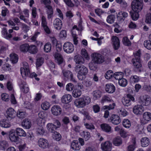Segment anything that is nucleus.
Wrapping results in <instances>:
<instances>
[{
  "mask_svg": "<svg viewBox=\"0 0 151 151\" xmlns=\"http://www.w3.org/2000/svg\"><path fill=\"white\" fill-rule=\"evenodd\" d=\"M143 0H133L131 3L132 11L130 12L131 17L134 20H137L139 17V12L142 9Z\"/></svg>",
  "mask_w": 151,
  "mask_h": 151,
  "instance_id": "1",
  "label": "nucleus"
},
{
  "mask_svg": "<svg viewBox=\"0 0 151 151\" xmlns=\"http://www.w3.org/2000/svg\"><path fill=\"white\" fill-rule=\"evenodd\" d=\"M74 70L77 73L78 79L81 80L85 78V76L87 75L88 71V68L83 65L75 66Z\"/></svg>",
  "mask_w": 151,
  "mask_h": 151,
  "instance_id": "2",
  "label": "nucleus"
},
{
  "mask_svg": "<svg viewBox=\"0 0 151 151\" xmlns=\"http://www.w3.org/2000/svg\"><path fill=\"white\" fill-rule=\"evenodd\" d=\"M90 102L91 99L89 97L84 96L76 99L74 101V104L78 108H83L86 105L88 104Z\"/></svg>",
  "mask_w": 151,
  "mask_h": 151,
  "instance_id": "3",
  "label": "nucleus"
},
{
  "mask_svg": "<svg viewBox=\"0 0 151 151\" xmlns=\"http://www.w3.org/2000/svg\"><path fill=\"white\" fill-rule=\"evenodd\" d=\"M92 60L97 64L102 63L104 61V57L100 54L93 53L91 55Z\"/></svg>",
  "mask_w": 151,
  "mask_h": 151,
  "instance_id": "4",
  "label": "nucleus"
},
{
  "mask_svg": "<svg viewBox=\"0 0 151 151\" xmlns=\"http://www.w3.org/2000/svg\"><path fill=\"white\" fill-rule=\"evenodd\" d=\"M122 72H119L116 73L114 75V77L116 79L119 80V84L122 87H125L127 84V81L124 78H120L119 77L120 75L122 76Z\"/></svg>",
  "mask_w": 151,
  "mask_h": 151,
  "instance_id": "5",
  "label": "nucleus"
},
{
  "mask_svg": "<svg viewBox=\"0 0 151 151\" xmlns=\"http://www.w3.org/2000/svg\"><path fill=\"white\" fill-rule=\"evenodd\" d=\"M20 71L23 77L28 76L30 74L29 67L27 62H24L22 63V67L21 68Z\"/></svg>",
  "mask_w": 151,
  "mask_h": 151,
  "instance_id": "6",
  "label": "nucleus"
},
{
  "mask_svg": "<svg viewBox=\"0 0 151 151\" xmlns=\"http://www.w3.org/2000/svg\"><path fill=\"white\" fill-rule=\"evenodd\" d=\"M63 49L66 52L70 53L74 50V47L73 44L70 42H65L63 46Z\"/></svg>",
  "mask_w": 151,
  "mask_h": 151,
  "instance_id": "7",
  "label": "nucleus"
},
{
  "mask_svg": "<svg viewBox=\"0 0 151 151\" xmlns=\"http://www.w3.org/2000/svg\"><path fill=\"white\" fill-rule=\"evenodd\" d=\"M139 102L143 106H147L149 105L151 101L150 98L147 95H145L140 97Z\"/></svg>",
  "mask_w": 151,
  "mask_h": 151,
  "instance_id": "8",
  "label": "nucleus"
},
{
  "mask_svg": "<svg viewBox=\"0 0 151 151\" xmlns=\"http://www.w3.org/2000/svg\"><path fill=\"white\" fill-rule=\"evenodd\" d=\"M112 146L111 142L109 141H106L102 142L101 144V148L103 151H111Z\"/></svg>",
  "mask_w": 151,
  "mask_h": 151,
  "instance_id": "9",
  "label": "nucleus"
},
{
  "mask_svg": "<svg viewBox=\"0 0 151 151\" xmlns=\"http://www.w3.org/2000/svg\"><path fill=\"white\" fill-rule=\"evenodd\" d=\"M117 20L120 22H124L128 16V13L126 12L121 11L116 14Z\"/></svg>",
  "mask_w": 151,
  "mask_h": 151,
  "instance_id": "10",
  "label": "nucleus"
},
{
  "mask_svg": "<svg viewBox=\"0 0 151 151\" xmlns=\"http://www.w3.org/2000/svg\"><path fill=\"white\" fill-rule=\"evenodd\" d=\"M14 130L12 129L9 132V137L10 140L12 142H17L19 141V138L18 135H16Z\"/></svg>",
  "mask_w": 151,
  "mask_h": 151,
  "instance_id": "11",
  "label": "nucleus"
},
{
  "mask_svg": "<svg viewBox=\"0 0 151 151\" xmlns=\"http://www.w3.org/2000/svg\"><path fill=\"white\" fill-rule=\"evenodd\" d=\"M51 111L53 115L58 116L61 114L62 109L60 106L55 105L52 107Z\"/></svg>",
  "mask_w": 151,
  "mask_h": 151,
  "instance_id": "12",
  "label": "nucleus"
},
{
  "mask_svg": "<svg viewBox=\"0 0 151 151\" xmlns=\"http://www.w3.org/2000/svg\"><path fill=\"white\" fill-rule=\"evenodd\" d=\"M132 62L133 65V70L135 72H141V68L142 67L141 61H132Z\"/></svg>",
  "mask_w": 151,
  "mask_h": 151,
  "instance_id": "13",
  "label": "nucleus"
},
{
  "mask_svg": "<svg viewBox=\"0 0 151 151\" xmlns=\"http://www.w3.org/2000/svg\"><path fill=\"white\" fill-rule=\"evenodd\" d=\"M133 112L137 115L141 114L144 111V108L141 105H137L133 109Z\"/></svg>",
  "mask_w": 151,
  "mask_h": 151,
  "instance_id": "14",
  "label": "nucleus"
},
{
  "mask_svg": "<svg viewBox=\"0 0 151 151\" xmlns=\"http://www.w3.org/2000/svg\"><path fill=\"white\" fill-rule=\"evenodd\" d=\"M39 146L43 149L49 147V144L48 141L43 138H40L38 141Z\"/></svg>",
  "mask_w": 151,
  "mask_h": 151,
  "instance_id": "15",
  "label": "nucleus"
},
{
  "mask_svg": "<svg viewBox=\"0 0 151 151\" xmlns=\"http://www.w3.org/2000/svg\"><path fill=\"white\" fill-rule=\"evenodd\" d=\"M74 60L76 63L75 66L82 65L85 62L84 59L79 55H75L74 57Z\"/></svg>",
  "mask_w": 151,
  "mask_h": 151,
  "instance_id": "16",
  "label": "nucleus"
},
{
  "mask_svg": "<svg viewBox=\"0 0 151 151\" xmlns=\"http://www.w3.org/2000/svg\"><path fill=\"white\" fill-rule=\"evenodd\" d=\"M46 11L47 14V18L48 19H50L53 17V10L52 7L50 5L45 6Z\"/></svg>",
  "mask_w": 151,
  "mask_h": 151,
  "instance_id": "17",
  "label": "nucleus"
},
{
  "mask_svg": "<svg viewBox=\"0 0 151 151\" xmlns=\"http://www.w3.org/2000/svg\"><path fill=\"white\" fill-rule=\"evenodd\" d=\"M111 122L115 125H118L121 122V120L119 116L116 114H113L110 118Z\"/></svg>",
  "mask_w": 151,
  "mask_h": 151,
  "instance_id": "18",
  "label": "nucleus"
},
{
  "mask_svg": "<svg viewBox=\"0 0 151 151\" xmlns=\"http://www.w3.org/2000/svg\"><path fill=\"white\" fill-rule=\"evenodd\" d=\"M55 62L60 65L63 62V59L60 53L54 52L53 54Z\"/></svg>",
  "mask_w": 151,
  "mask_h": 151,
  "instance_id": "19",
  "label": "nucleus"
},
{
  "mask_svg": "<svg viewBox=\"0 0 151 151\" xmlns=\"http://www.w3.org/2000/svg\"><path fill=\"white\" fill-rule=\"evenodd\" d=\"M111 39L114 48L116 50H118L120 46V42L119 38L116 36H113Z\"/></svg>",
  "mask_w": 151,
  "mask_h": 151,
  "instance_id": "20",
  "label": "nucleus"
},
{
  "mask_svg": "<svg viewBox=\"0 0 151 151\" xmlns=\"http://www.w3.org/2000/svg\"><path fill=\"white\" fill-rule=\"evenodd\" d=\"M53 24L55 29L60 30L62 27L63 23L60 19L56 18L53 21Z\"/></svg>",
  "mask_w": 151,
  "mask_h": 151,
  "instance_id": "21",
  "label": "nucleus"
},
{
  "mask_svg": "<svg viewBox=\"0 0 151 151\" xmlns=\"http://www.w3.org/2000/svg\"><path fill=\"white\" fill-rule=\"evenodd\" d=\"M101 128L104 132L106 133H110L112 132L111 127L110 125L106 123L101 124L100 125Z\"/></svg>",
  "mask_w": 151,
  "mask_h": 151,
  "instance_id": "22",
  "label": "nucleus"
},
{
  "mask_svg": "<svg viewBox=\"0 0 151 151\" xmlns=\"http://www.w3.org/2000/svg\"><path fill=\"white\" fill-rule=\"evenodd\" d=\"M72 98V97L70 95L65 94L61 98V102L64 104H68L71 101Z\"/></svg>",
  "mask_w": 151,
  "mask_h": 151,
  "instance_id": "23",
  "label": "nucleus"
},
{
  "mask_svg": "<svg viewBox=\"0 0 151 151\" xmlns=\"http://www.w3.org/2000/svg\"><path fill=\"white\" fill-rule=\"evenodd\" d=\"M19 86L21 91L25 93H27L29 91V88L25 82L21 81L19 84Z\"/></svg>",
  "mask_w": 151,
  "mask_h": 151,
  "instance_id": "24",
  "label": "nucleus"
},
{
  "mask_svg": "<svg viewBox=\"0 0 151 151\" xmlns=\"http://www.w3.org/2000/svg\"><path fill=\"white\" fill-rule=\"evenodd\" d=\"M115 90V87L112 84L109 83L106 85L105 90L106 92L112 93L114 92Z\"/></svg>",
  "mask_w": 151,
  "mask_h": 151,
  "instance_id": "25",
  "label": "nucleus"
},
{
  "mask_svg": "<svg viewBox=\"0 0 151 151\" xmlns=\"http://www.w3.org/2000/svg\"><path fill=\"white\" fill-rule=\"evenodd\" d=\"M22 126L27 129H29L31 127V123L30 121L27 119L23 120L22 123Z\"/></svg>",
  "mask_w": 151,
  "mask_h": 151,
  "instance_id": "26",
  "label": "nucleus"
},
{
  "mask_svg": "<svg viewBox=\"0 0 151 151\" xmlns=\"http://www.w3.org/2000/svg\"><path fill=\"white\" fill-rule=\"evenodd\" d=\"M17 135L20 137H25L26 135V133L24 130L20 128H17L14 130Z\"/></svg>",
  "mask_w": 151,
  "mask_h": 151,
  "instance_id": "27",
  "label": "nucleus"
},
{
  "mask_svg": "<svg viewBox=\"0 0 151 151\" xmlns=\"http://www.w3.org/2000/svg\"><path fill=\"white\" fill-rule=\"evenodd\" d=\"M141 54V50H139L133 53L134 57L132 59V61H141L140 57Z\"/></svg>",
  "mask_w": 151,
  "mask_h": 151,
  "instance_id": "28",
  "label": "nucleus"
},
{
  "mask_svg": "<svg viewBox=\"0 0 151 151\" xmlns=\"http://www.w3.org/2000/svg\"><path fill=\"white\" fill-rule=\"evenodd\" d=\"M71 147V148L74 150H78L80 148L79 143L76 140H74L72 142Z\"/></svg>",
  "mask_w": 151,
  "mask_h": 151,
  "instance_id": "29",
  "label": "nucleus"
},
{
  "mask_svg": "<svg viewBox=\"0 0 151 151\" xmlns=\"http://www.w3.org/2000/svg\"><path fill=\"white\" fill-rule=\"evenodd\" d=\"M6 113L8 117L12 118L14 116L15 111L13 108H9L7 109Z\"/></svg>",
  "mask_w": 151,
  "mask_h": 151,
  "instance_id": "30",
  "label": "nucleus"
},
{
  "mask_svg": "<svg viewBox=\"0 0 151 151\" xmlns=\"http://www.w3.org/2000/svg\"><path fill=\"white\" fill-rule=\"evenodd\" d=\"M113 143L114 145L116 146H119L122 143V141L121 137H118L113 139Z\"/></svg>",
  "mask_w": 151,
  "mask_h": 151,
  "instance_id": "31",
  "label": "nucleus"
},
{
  "mask_svg": "<svg viewBox=\"0 0 151 151\" xmlns=\"http://www.w3.org/2000/svg\"><path fill=\"white\" fill-rule=\"evenodd\" d=\"M2 34L5 38L8 40L12 38V36L11 34H8L7 30L5 28H4L2 29Z\"/></svg>",
  "mask_w": 151,
  "mask_h": 151,
  "instance_id": "32",
  "label": "nucleus"
},
{
  "mask_svg": "<svg viewBox=\"0 0 151 151\" xmlns=\"http://www.w3.org/2000/svg\"><path fill=\"white\" fill-rule=\"evenodd\" d=\"M141 145L142 147H146L150 143L149 139L147 137L142 138L141 140Z\"/></svg>",
  "mask_w": 151,
  "mask_h": 151,
  "instance_id": "33",
  "label": "nucleus"
},
{
  "mask_svg": "<svg viewBox=\"0 0 151 151\" xmlns=\"http://www.w3.org/2000/svg\"><path fill=\"white\" fill-rule=\"evenodd\" d=\"M63 76L66 78H69L70 77H72V73L69 70H63L62 71Z\"/></svg>",
  "mask_w": 151,
  "mask_h": 151,
  "instance_id": "34",
  "label": "nucleus"
},
{
  "mask_svg": "<svg viewBox=\"0 0 151 151\" xmlns=\"http://www.w3.org/2000/svg\"><path fill=\"white\" fill-rule=\"evenodd\" d=\"M48 130L51 132H53L56 130L57 128L56 126L52 123H49L47 126Z\"/></svg>",
  "mask_w": 151,
  "mask_h": 151,
  "instance_id": "35",
  "label": "nucleus"
},
{
  "mask_svg": "<svg viewBox=\"0 0 151 151\" xmlns=\"http://www.w3.org/2000/svg\"><path fill=\"white\" fill-rule=\"evenodd\" d=\"M122 103L125 106H128L130 105L131 104V102L130 100V99L127 96L124 97L122 99Z\"/></svg>",
  "mask_w": 151,
  "mask_h": 151,
  "instance_id": "36",
  "label": "nucleus"
},
{
  "mask_svg": "<svg viewBox=\"0 0 151 151\" xmlns=\"http://www.w3.org/2000/svg\"><path fill=\"white\" fill-rule=\"evenodd\" d=\"M10 60L13 63L15 64L17 62L18 57L17 55L14 53L11 54H10Z\"/></svg>",
  "mask_w": 151,
  "mask_h": 151,
  "instance_id": "37",
  "label": "nucleus"
},
{
  "mask_svg": "<svg viewBox=\"0 0 151 151\" xmlns=\"http://www.w3.org/2000/svg\"><path fill=\"white\" fill-rule=\"evenodd\" d=\"M9 145L7 142L5 140L0 141V148L3 150H5V149L8 147Z\"/></svg>",
  "mask_w": 151,
  "mask_h": 151,
  "instance_id": "38",
  "label": "nucleus"
},
{
  "mask_svg": "<svg viewBox=\"0 0 151 151\" xmlns=\"http://www.w3.org/2000/svg\"><path fill=\"white\" fill-rule=\"evenodd\" d=\"M0 125L2 127L7 128L10 127L11 125L8 120H3L1 121Z\"/></svg>",
  "mask_w": 151,
  "mask_h": 151,
  "instance_id": "39",
  "label": "nucleus"
},
{
  "mask_svg": "<svg viewBox=\"0 0 151 151\" xmlns=\"http://www.w3.org/2000/svg\"><path fill=\"white\" fill-rule=\"evenodd\" d=\"M93 98L95 99H96L100 98L101 97V92L98 90H96L94 91L93 92Z\"/></svg>",
  "mask_w": 151,
  "mask_h": 151,
  "instance_id": "40",
  "label": "nucleus"
},
{
  "mask_svg": "<svg viewBox=\"0 0 151 151\" xmlns=\"http://www.w3.org/2000/svg\"><path fill=\"white\" fill-rule=\"evenodd\" d=\"M143 119L147 122H148L151 119V113L150 112H146L143 115Z\"/></svg>",
  "mask_w": 151,
  "mask_h": 151,
  "instance_id": "41",
  "label": "nucleus"
},
{
  "mask_svg": "<svg viewBox=\"0 0 151 151\" xmlns=\"http://www.w3.org/2000/svg\"><path fill=\"white\" fill-rule=\"evenodd\" d=\"M29 52L32 54H35L37 51V49L35 45H32L29 47Z\"/></svg>",
  "mask_w": 151,
  "mask_h": 151,
  "instance_id": "42",
  "label": "nucleus"
},
{
  "mask_svg": "<svg viewBox=\"0 0 151 151\" xmlns=\"http://www.w3.org/2000/svg\"><path fill=\"white\" fill-rule=\"evenodd\" d=\"M45 121L43 118H38L37 119V125L40 127H42L45 124Z\"/></svg>",
  "mask_w": 151,
  "mask_h": 151,
  "instance_id": "43",
  "label": "nucleus"
},
{
  "mask_svg": "<svg viewBox=\"0 0 151 151\" xmlns=\"http://www.w3.org/2000/svg\"><path fill=\"white\" fill-rule=\"evenodd\" d=\"M122 42L125 45L127 46H130L132 45L131 42L127 37H124L123 38Z\"/></svg>",
  "mask_w": 151,
  "mask_h": 151,
  "instance_id": "44",
  "label": "nucleus"
},
{
  "mask_svg": "<svg viewBox=\"0 0 151 151\" xmlns=\"http://www.w3.org/2000/svg\"><path fill=\"white\" fill-rule=\"evenodd\" d=\"M81 94V91L78 89H75L73 91V96L77 98L79 97Z\"/></svg>",
  "mask_w": 151,
  "mask_h": 151,
  "instance_id": "45",
  "label": "nucleus"
},
{
  "mask_svg": "<svg viewBox=\"0 0 151 151\" xmlns=\"http://www.w3.org/2000/svg\"><path fill=\"white\" fill-rule=\"evenodd\" d=\"M53 138L57 141H59L61 137V135L57 132H54L52 134Z\"/></svg>",
  "mask_w": 151,
  "mask_h": 151,
  "instance_id": "46",
  "label": "nucleus"
},
{
  "mask_svg": "<svg viewBox=\"0 0 151 151\" xmlns=\"http://www.w3.org/2000/svg\"><path fill=\"white\" fill-rule=\"evenodd\" d=\"M29 45L27 44L22 45L20 46V50L23 52H26L28 51Z\"/></svg>",
  "mask_w": 151,
  "mask_h": 151,
  "instance_id": "47",
  "label": "nucleus"
},
{
  "mask_svg": "<svg viewBox=\"0 0 151 151\" xmlns=\"http://www.w3.org/2000/svg\"><path fill=\"white\" fill-rule=\"evenodd\" d=\"M44 62V58L42 57L39 58L37 59L36 62V66L38 68L41 66Z\"/></svg>",
  "mask_w": 151,
  "mask_h": 151,
  "instance_id": "48",
  "label": "nucleus"
},
{
  "mask_svg": "<svg viewBox=\"0 0 151 151\" xmlns=\"http://www.w3.org/2000/svg\"><path fill=\"white\" fill-rule=\"evenodd\" d=\"M115 16L114 15H109L106 19V21L108 23L112 24L114 23L115 19Z\"/></svg>",
  "mask_w": 151,
  "mask_h": 151,
  "instance_id": "49",
  "label": "nucleus"
},
{
  "mask_svg": "<svg viewBox=\"0 0 151 151\" xmlns=\"http://www.w3.org/2000/svg\"><path fill=\"white\" fill-rule=\"evenodd\" d=\"M113 72L111 70L108 71L105 74V77L107 79H109L113 77Z\"/></svg>",
  "mask_w": 151,
  "mask_h": 151,
  "instance_id": "50",
  "label": "nucleus"
},
{
  "mask_svg": "<svg viewBox=\"0 0 151 151\" xmlns=\"http://www.w3.org/2000/svg\"><path fill=\"white\" fill-rule=\"evenodd\" d=\"M123 126L125 128H129L131 126V123L128 119H124L122 123Z\"/></svg>",
  "mask_w": 151,
  "mask_h": 151,
  "instance_id": "51",
  "label": "nucleus"
},
{
  "mask_svg": "<svg viewBox=\"0 0 151 151\" xmlns=\"http://www.w3.org/2000/svg\"><path fill=\"white\" fill-rule=\"evenodd\" d=\"M93 61L92 60L89 63L88 66L91 70H93L96 68V65L97 64Z\"/></svg>",
  "mask_w": 151,
  "mask_h": 151,
  "instance_id": "52",
  "label": "nucleus"
},
{
  "mask_svg": "<svg viewBox=\"0 0 151 151\" xmlns=\"http://www.w3.org/2000/svg\"><path fill=\"white\" fill-rule=\"evenodd\" d=\"M50 106V103L47 102H45L41 105V107L42 109L45 110L48 109Z\"/></svg>",
  "mask_w": 151,
  "mask_h": 151,
  "instance_id": "53",
  "label": "nucleus"
},
{
  "mask_svg": "<svg viewBox=\"0 0 151 151\" xmlns=\"http://www.w3.org/2000/svg\"><path fill=\"white\" fill-rule=\"evenodd\" d=\"M1 98L2 100L5 101H9L10 97L6 93H3L1 96Z\"/></svg>",
  "mask_w": 151,
  "mask_h": 151,
  "instance_id": "54",
  "label": "nucleus"
},
{
  "mask_svg": "<svg viewBox=\"0 0 151 151\" xmlns=\"http://www.w3.org/2000/svg\"><path fill=\"white\" fill-rule=\"evenodd\" d=\"M144 46L148 50L151 49V41L149 40H146L144 43Z\"/></svg>",
  "mask_w": 151,
  "mask_h": 151,
  "instance_id": "55",
  "label": "nucleus"
},
{
  "mask_svg": "<svg viewBox=\"0 0 151 151\" xmlns=\"http://www.w3.org/2000/svg\"><path fill=\"white\" fill-rule=\"evenodd\" d=\"M51 46L50 43H46L44 46V50L46 52H48L51 50Z\"/></svg>",
  "mask_w": 151,
  "mask_h": 151,
  "instance_id": "56",
  "label": "nucleus"
},
{
  "mask_svg": "<svg viewBox=\"0 0 151 151\" xmlns=\"http://www.w3.org/2000/svg\"><path fill=\"white\" fill-rule=\"evenodd\" d=\"M140 80L139 77L136 76H132L130 78V81L132 83H137Z\"/></svg>",
  "mask_w": 151,
  "mask_h": 151,
  "instance_id": "57",
  "label": "nucleus"
},
{
  "mask_svg": "<svg viewBox=\"0 0 151 151\" xmlns=\"http://www.w3.org/2000/svg\"><path fill=\"white\" fill-rule=\"evenodd\" d=\"M83 138H84L85 140H88L90 138L91 135L89 132L86 131H83Z\"/></svg>",
  "mask_w": 151,
  "mask_h": 151,
  "instance_id": "58",
  "label": "nucleus"
},
{
  "mask_svg": "<svg viewBox=\"0 0 151 151\" xmlns=\"http://www.w3.org/2000/svg\"><path fill=\"white\" fill-rule=\"evenodd\" d=\"M145 17V22L148 24H150L151 23V13H147L146 14Z\"/></svg>",
  "mask_w": 151,
  "mask_h": 151,
  "instance_id": "59",
  "label": "nucleus"
},
{
  "mask_svg": "<svg viewBox=\"0 0 151 151\" xmlns=\"http://www.w3.org/2000/svg\"><path fill=\"white\" fill-rule=\"evenodd\" d=\"M112 101V100L108 96H103L101 100V103H104L105 102Z\"/></svg>",
  "mask_w": 151,
  "mask_h": 151,
  "instance_id": "60",
  "label": "nucleus"
},
{
  "mask_svg": "<svg viewBox=\"0 0 151 151\" xmlns=\"http://www.w3.org/2000/svg\"><path fill=\"white\" fill-rule=\"evenodd\" d=\"M73 88V85L70 83L68 84L66 86V90L68 91H72Z\"/></svg>",
  "mask_w": 151,
  "mask_h": 151,
  "instance_id": "61",
  "label": "nucleus"
},
{
  "mask_svg": "<svg viewBox=\"0 0 151 151\" xmlns=\"http://www.w3.org/2000/svg\"><path fill=\"white\" fill-rule=\"evenodd\" d=\"M84 125L87 129L90 130H92L95 129L94 126L92 124H89L87 123H85L84 124Z\"/></svg>",
  "mask_w": 151,
  "mask_h": 151,
  "instance_id": "62",
  "label": "nucleus"
},
{
  "mask_svg": "<svg viewBox=\"0 0 151 151\" xmlns=\"http://www.w3.org/2000/svg\"><path fill=\"white\" fill-rule=\"evenodd\" d=\"M24 108L28 109H31L33 107L32 104L28 101L24 102Z\"/></svg>",
  "mask_w": 151,
  "mask_h": 151,
  "instance_id": "63",
  "label": "nucleus"
},
{
  "mask_svg": "<svg viewBox=\"0 0 151 151\" xmlns=\"http://www.w3.org/2000/svg\"><path fill=\"white\" fill-rule=\"evenodd\" d=\"M115 106V103L112 102V104H110L109 106H105L104 107V109H108L109 110L113 109L114 108Z\"/></svg>",
  "mask_w": 151,
  "mask_h": 151,
  "instance_id": "64",
  "label": "nucleus"
}]
</instances>
